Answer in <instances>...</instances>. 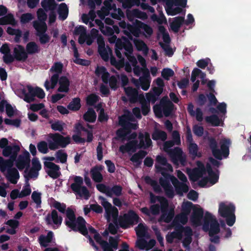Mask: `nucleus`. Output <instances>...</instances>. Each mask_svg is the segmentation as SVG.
<instances>
[{"instance_id":"774afa93","label":"nucleus","mask_w":251,"mask_h":251,"mask_svg":"<svg viewBox=\"0 0 251 251\" xmlns=\"http://www.w3.org/2000/svg\"><path fill=\"white\" fill-rule=\"evenodd\" d=\"M174 75V71L169 68L164 69L161 72L162 76L166 80H169Z\"/></svg>"},{"instance_id":"c03bdc74","label":"nucleus","mask_w":251,"mask_h":251,"mask_svg":"<svg viewBox=\"0 0 251 251\" xmlns=\"http://www.w3.org/2000/svg\"><path fill=\"white\" fill-rule=\"evenodd\" d=\"M194 106L192 104H189L188 106V110L189 113L195 116L198 121H201L202 119V113L200 108H197L196 111L193 110Z\"/></svg>"},{"instance_id":"aec40b11","label":"nucleus","mask_w":251,"mask_h":251,"mask_svg":"<svg viewBox=\"0 0 251 251\" xmlns=\"http://www.w3.org/2000/svg\"><path fill=\"white\" fill-rule=\"evenodd\" d=\"M96 75L101 78L105 83H108L112 89L116 90L119 86L118 77L112 75L110 76L109 74L103 67H98L96 70Z\"/></svg>"},{"instance_id":"cd10ccee","label":"nucleus","mask_w":251,"mask_h":251,"mask_svg":"<svg viewBox=\"0 0 251 251\" xmlns=\"http://www.w3.org/2000/svg\"><path fill=\"white\" fill-rule=\"evenodd\" d=\"M32 167L29 171H25V176L27 179L36 178L38 176V172L41 169V165L37 158H33L32 161Z\"/></svg>"},{"instance_id":"a211bd4d","label":"nucleus","mask_w":251,"mask_h":251,"mask_svg":"<svg viewBox=\"0 0 251 251\" xmlns=\"http://www.w3.org/2000/svg\"><path fill=\"white\" fill-rule=\"evenodd\" d=\"M98 33V30L93 28L91 30L90 34H87L86 29L82 26L76 27L74 30V34L75 35H79L78 39L79 43L81 44L86 43L88 45L92 44L97 36Z\"/></svg>"},{"instance_id":"a18cd8bd","label":"nucleus","mask_w":251,"mask_h":251,"mask_svg":"<svg viewBox=\"0 0 251 251\" xmlns=\"http://www.w3.org/2000/svg\"><path fill=\"white\" fill-rule=\"evenodd\" d=\"M58 75L56 74L53 75L50 80H46L45 82L44 86L47 90L50 89H53L56 86L58 81Z\"/></svg>"},{"instance_id":"bf43d9fd","label":"nucleus","mask_w":251,"mask_h":251,"mask_svg":"<svg viewBox=\"0 0 251 251\" xmlns=\"http://www.w3.org/2000/svg\"><path fill=\"white\" fill-rule=\"evenodd\" d=\"M80 100L79 98H75L68 105V108L72 111H77L80 108Z\"/></svg>"},{"instance_id":"393cba45","label":"nucleus","mask_w":251,"mask_h":251,"mask_svg":"<svg viewBox=\"0 0 251 251\" xmlns=\"http://www.w3.org/2000/svg\"><path fill=\"white\" fill-rule=\"evenodd\" d=\"M37 16L39 22H35L34 23V27L39 32H45L47 30V25L45 22L47 16L42 9H39L37 11Z\"/></svg>"},{"instance_id":"37998d69","label":"nucleus","mask_w":251,"mask_h":251,"mask_svg":"<svg viewBox=\"0 0 251 251\" xmlns=\"http://www.w3.org/2000/svg\"><path fill=\"white\" fill-rule=\"evenodd\" d=\"M136 234L138 237H148V228L144 224L140 223L135 228Z\"/></svg>"},{"instance_id":"412c9836","label":"nucleus","mask_w":251,"mask_h":251,"mask_svg":"<svg viewBox=\"0 0 251 251\" xmlns=\"http://www.w3.org/2000/svg\"><path fill=\"white\" fill-rule=\"evenodd\" d=\"M112 0H105L104 2V7L98 12L99 16L103 19L109 13L110 10H114V12L111 13L113 18L120 19L124 17V13L120 8H116L115 5L111 4Z\"/></svg>"},{"instance_id":"8fccbe9b","label":"nucleus","mask_w":251,"mask_h":251,"mask_svg":"<svg viewBox=\"0 0 251 251\" xmlns=\"http://www.w3.org/2000/svg\"><path fill=\"white\" fill-rule=\"evenodd\" d=\"M58 14L59 19L62 20L66 19L68 14V8L65 3H62L59 5Z\"/></svg>"},{"instance_id":"4be33fe9","label":"nucleus","mask_w":251,"mask_h":251,"mask_svg":"<svg viewBox=\"0 0 251 251\" xmlns=\"http://www.w3.org/2000/svg\"><path fill=\"white\" fill-rule=\"evenodd\" d=\"M173 109V104L166 97L162 99L159 105H156L153 107L154 112L158 117H161L163 115L169 116Z\"/></svg>"},{"instance_id":"dca6fc26","label":"nucleus","mask_w":251,"mask_h":251,"mask_svg":"<svg viewBox=\"0 0 251 251\" xmlns=\"http://www.w3.org/2000/svg\"><path fill=\"white\" fill-rule=\"evenodd\" d=\"M69 181L71 183V189L76 194L85 199L89 198L90 193L85 187L82 186L83 181L81 177L72 176L69 178Z\"/></svg>"},{"instance_id":"7ed1b4c3","label":"nucleus","mask_w":251,"mask_h":251,"mask_svg":"<svg viewBox=\"0 0 251 251\" xmlns=\"http://www.w3.org/2000/svg\"><path fill=\"white\" fill-rule=\"evenodd\" d=\"M20 151L19 145L15 143L7 147L2 150V155L9 158L4 160L0 157V170L7 179L12 183L15 184L19 178V175L16 169L13 167V162L16 161V165L19 170L23 169L27 166L30 161V155L28 151H25L16 158Z\"/></svg>"},{"instance_id":"0eeeda50","label":"nucleus","mask_w":251,"mask_h":251,"mask_svg":"<svg viewBox=\"0 0 251 251\" xmlns=\"http://www.w3.org/2000/svg\"><path fill=\"white\" fill-rule=\"evenodd\" d=\"M127 41L125 38H122L116 41L115 52L119 58V60L116 61V59L112 56L111 50L108 47H105L103 39L101 36H99L97 38L99 52L104 60L107 61L110 58L111 64L119 69L124 65V60L122 58V55L119 50L124 48V45L126 44Z\"/></svg>"},{"instance_id":"c85d7f7f","label":"nucleus","mask_w":251,"mask_h":251,"mask_svg":"<svg viewBox=\"0 0 251 251\" xmlns=\"http://www.w3.org/2000/svg\"><path fill=\"white\" fill-rule=\"evenodd\" d=\"M44 165L48 174L52 178H57L60 175L59 167L54 163L46 161L44 162Z\"/></svg>"},{"instance_id":"49530a36","label":"nucleus","mask_w":251,"mask_h":251,"mask_svg":"<svg viewBox=\"0 0 251 251\" xmlns=\"http://www.w3.org/2000/svg\"><path fill=\"white\" fill-rule=\"evenodd\" d=\"M26 51L27 54H35L40 51V48L35 43L31 42L26 45Z\"/></svg>"},{"instance_id":"f257e3e1","label":"nucleus","mask_w":251,"mask_h":251,"mask_svg":"<svg viewBox=\"0 0 251 251\" xmlns=\"http://www.w3.org/2000/svg\"><path fill=\"white\" fill-rule=\"evenodd\" d=\"M191 209L193 210L190 218L192 224L195 226L202 225L204 230L208 231L211 241L214 243L218 242L219 237L218 234L220 232V227L215 216L211 213L206 212L203 219L202 209L198 205L193 206L192 203L189 201L183 202L182 213L177 215L173 221L175 231L167 235V241L171 243L175 238L181 239L185 247H187L191 242L192 230L189 227H183L180 226L187 222L188 215Z\"/></svg>"},{"instance_id":"2f4dec72","label":"nucleus","mask_w":251,"mask_h":251,"mask_svg":"<svg viewBox=\"0 0 251 251\" xmlns=\"http://www.w3.org/2000/svg\"><path fill=\"white\" fill-rule=\"evenodd\" d=\"M155 241L153 239L148 241L142 238H138L136 242V246L141 250L149 251L155 245Z\"/></svg>"},{"instance_id":"680f3d73","label":"nucleus","mask_w":251,"mask_h":251,"mask_svg":"<svg viewBox=\"0 0 251 251\" xmlns=\"http://www.w3.org/2000/svg\"><path fill=\"white\" fill-rule=\"evenodd\" d=\"M206 121L211 124L212 125L215 126H222L223 125V121L222 120H220L217 116L213 115L210 117H207L206 118Z\"/></svg>"},{"instance_id":"423d86ee","label":"nucleus","mask_w":251,"mask_h":251,"mask_svg":"<svg viewBox=\"0 0 251 251\" xmlns=\"http://www.w3.org/2000/svg\"><path fill=\"white\" fill-rule=\"evenodd\" d=\"M210 165L218 166L219 162L213 159H209V164H208L205 169L203 165L200 162L197 163V167L191 170L187 169V172L190 179L193 181H198L199 185L201 187H210L218 182L219 174L217 172H213L211 168Z\"/></svg>"},{"instance_id":"3c124183","label":"nucleus","mask_w":251,"mask_h":251,"mask_svg":"<svg viewBox=\"0 0 251 251\" xmlns=\"http://www.w3.org/2000/svg\"><path fill=\"white\" fill-rule=\"evenodd\" d=\"M188 150L190 154L193 157H200L201 156V153L199 151L198 146L194 143H190L188 145Z\"/></svg>"},{"instance_id":"4468645a","label":"nucleus","mask_w":251,"mask_h":251,"mask_svg":"<svg viewBox=\"0 0 251 251\" xmlns=\"http://www.w3.org/2000/svg\"><path fill=\"white\" fill-rule=\"evenodd\" d=\"M150 199L152 203L158 202L160 204L162 213L161 220L166 223L169 222L174 217V210L173 208L168 209V203L167 200L163 197L154 196L151 193L150 194Z\"/></svg>"},{"instance_id":"e2e57ef3","label":"nucleus","mask_w":251,"mask_h":251,"mask_svg":"<svg viewBox=\"0 0 251 251\" xmlns=\"http://www.w3.org/2000/svg\"><path fill=\"white\" fill-rule=\"evenodd\" d=\"M51 125V128L56 131H61L63 129L65 124L59 121H56L54 122H50Z\"/></svg>"},{"instance_id":"4c0bfd02","label":"nucleus","mask_w":251,"mask_h":251,"mask_svg":"<svg viewBox=\"0 0 251 251\" xmlns=\"http://www.w3.org/2000/svg\"><path fill=\"white\" fill-rule=\"evenodd\" d=\"M125 92L128 99L131 102L136 100L138 97V91L136 89L130 86L124 87Z\"/></svg>"},{"instance_id":"a19ab883","label":"nucleus","mask_w":251,"mask_h":251,"mask_svg":"<svg viewBox=\"0 0 251 251\" xmlns=\"http://www.w3.org/2000/svg\"><path fill=\"white\" fill-rule=\"evenodd\" d=\"M6 224L10 227V229H7L6 232L10 234H14L16 233V228H17L19 225L18 221L11 219L7 221Z\"/></svg>"},{"instance_id":"f3484780","label":"nucleus","mask_w":251,"mask_h":251,"mask_svg":"<svg viewBox=\"0 0 251 251\" xmlns=\"http://www.w3.org/2000/svg\"><path fill=\"white\" fill-rule=\"evenodd\" d=\"M165 2V9L167 13L174 16L180 13L182 7L187 6V0H158Z\"/></svg>"},{"instance_id":"7c9ffc66","label":"nucleus","mask_w":251,"mask_h":251,"mask_svg":"<svg viewBox=\"0 0 251 251\" xmlns=\"http://www.w3.org/2000/svg\"><path fill=\"white\" fill-rule=\"evenodd\" d=\"M46 221L49 225L54 224V227L57 228L61 224L62 219L61 217L58 216L56 211L53 210L51 214L47 216Z\"/></svg>"},{"instance_id":"13d9d810","label":"nucleus","mask_w":251,"mask_h":251,"mask_svg":"<svg viewBox=\"0 0 251 251\" xmlns=\"http://www.w3.org/2000/svg\"><path fill=\"white\" fill-rule=\"evenodd\" d=\"M85 120L89 122H94L96 119V114L94 110L91 108L89 109L84 115Z\"/></svg>"},{"instance_id":"6e6552de","label":"nucleus","mask_w":251,"mask_h":251,"mask_svg":"<svg viewBox=\"0 0 251 251\" xmlns=\"http://www.w3.org/2000/svg\"><path fill=\"white\" fill-rule=\"evenodd\" d=\"M172 136L174 143L172 141L165 142L163 145V150L169 153L175 164L178 165L180 163L184 166L186 163V155L183 154L180 148H176L172 151L170 149L174 144L179 145L180 143L179 134L177 131H174Z\"/></svg>"},{"instance_id":"603ef678","label":"nucleus","mask_w":251,"mask_h":251,"mask_svg":"<svg viewBox=\"0 0 251 251\" xmlns=\"http://www.w3.org/2000/svg\"><path fill=\"white\" fill-rule=\"evenodd\" d=\"M93 179L96 182H100L102 179V176L100 173V169L98 167L93 168L91 171Z\"/></svg>"},{"instance_id":"bb28decb","label":"nucleus","mask_w":251,"mask_h":251,"mask_svg":"<svg viewBox=\"0 0 251 251\" xmlns=\"http://www.w3.org/2000/svg\"><path fill=\"white\" fill-rule=\"evenodd\" d=\"M42 6L46 10H50V12L49 15V23H54L56 19V15L53 10L56 7V3L54 0H44L41 2Z\"/></svg>"},{"instance_id":"2eb2a0df","label":"nucleus","mask_w":251,"mask_h":251,"mask_svg":"<svg viewBox=\"0 0 251 251\" xmlns=\"http://www.w3.org/2000/svg\"><path fill=\"white\" fill-rule=\"evenodd\" d=\"M234 211L235 206L231 203L227 201L220 203L218 212L222 217L226 218L229 226H233L235 222Z\"/></svg>"},{"instance_id":"79ce46f5","label":"nucleus","mask_w":251,"mask_h":251,"mask_svg":"<svg viewBox=\"0 0 251 251\" xmlns=\"http://www.w3.org/2000/svg\"><path fill=\"white\" fill-rule=\"evenodd\" d=\"M53 237V233L51 231L48 232L47 236L41 235L39 238V243L41 246L47 247L51 243Z\"/></svg>"},{"instance_id":"052dcab7","label":"nucleus","mask_w":251,"mask_h":251,"mask_svg":"<svg viewBox=\"0 0 251 251\" xmlns=\"http://www.w3.org/2000/svg\"><path fill=\"white\" fill-rule=\"evenodd\" d=\"M16 24V22L11 14H8L7 16L0 18V25L10 24L14 25Z\"/></svg>"},{"instance_id":"5701e85b","label":"nucleus","mask_w":251,"mask_h":251,"mask_svg":"<svg viewBox=\"0 0 251 251\" xmlns=\"http://www.w3.org/2000/svg\"><path fill=\"white\" fill-rule=\"evenodd\" d=\"M139 219L136 213L130 211L128 214H125L123 217L120 218L119 224L121 227L127 228L130 226L138 223Z\"/></svg>"},{"instance_id":"6e6d98bb","label":"nucleus","mask_w":251,"mask_h":251,"mask_svg":"<svg viewBox=\"0 0 251 251\" xmlns=\"http://www.w3.org/2000/svg\"><path fill=\"white\" fill-rule=\"evenodd\" d=\"M146 152L144 151H140L138 153L134 154L131 158V161L135 165H139L141 162L142 159L146 155Z\"/></svg>"},{"instance_id":"1a4fd4ad","label":"nucleus","mask_w":251,"mask_h":251,"mask_svg":"<svg viewBox=\"0 0 251 251\" xmlns=\"http://www.w3.org/2000/svg\"><path fill=\"white\" fill-rule=\"evenodd\" d=\"M15 93L27 102L33 101L34 100V97L36 96L40 99H43L45 97V93L42 89L30 86H20Z\"/></svg>"},{"instance_id":"20e7f679","label":"nucleus","mask_w":251,"mask_h":251,"mask_svg":"<svg viewBox=\"0 0 251 251\" xmlns=\"http://www.w3.org/2000/svg\"><path fill=\"white\" fill-rule=\"evenodd\" d=\"M156 168L164 176V178L160 179V183L168 197L173 198L174 196V188L168 180L172 182L177 194L182 195L183 193L188 192L189 187L187 184V179L183 173L179 170L176 171L177 176L182 181L179 182L176 177L168 175V173L173 172V169L172 166L167 163L165 157L162 155H158L156 157Z\"/></svg>"},{"instance_id":"c9c22d12","label":"nucleus","mask_w":251,"mask_h":251,"mask_svg":"<svg viewBox=\"0 0 251 251\" xmlns=\"http://www.w3.org/2000/svg\"><path fill=\"white\" fill-rule=\"evenodd\" d=\"M154 86L152 89L154 94L157 96H159L163 91L164 83L163 80L158 77L153 81Z\"/></svg>"},{"instance_id":"0e129e2a","label":"nucleus","mask_w":251,"mask_h":251,"mask_svg":"<svg viewBox=\"0 0 251 251\" xmlns=\"http://www.w3.org/2000/svg\"><path fill=\"white\" fill-rule=\"evenodd\" d=\"M63 65L60 62L55 63L50 69V72L54 73L58 76V74L61 73L62 70Z\"/></svg>"},{"instance_id":"72a5a7b5","label":"nucleus","mask_w":251,"mask_h":251,"mask_svg":"<svg viewBox=\"0 0 251 251\" xmlns=\"http://www.w3.org/2000/svg\"><path fill=\"white\" fill-rule=\"evenodd\" d=\"M71 45L72 46L74 54V61L78 64L88 66L90 64V62L87 60L82 59L79 58V54L77 52V50L75 46V42L73 40H71L70 42Z\"/></svg>"},{"instance_id":"338daca9","label":"nucleus","mask_w":251,"mask_h":251,"mask_svg":"<svg viewBox=\"0 0 251 251\" xmlns=\"http://www.w3.org/2000/svg\"><path fill=\"white\" fill-rule=\"evenodd\" d=\"M122 187L120 186H114L111 188H109V192L111 194L108 196L112 197L113 196H119L122 194Z\"/></svg>"},{"instance_id":"a878e982","label":"nucleus","mask_w":251,"mask_h":251,"mask_svg":"<svg viewBox=\"0 0 251 251\" xmlns=\"http://www.w3.org/2000/svg\"><path fill=\"white\" fill-rule=\"evenodd\" d=\"M143 73L144 75L143 76L140 77L138 80L133 79L132 81L136 86H140L143 90L147 91L150 88L151 78L148 70H146V73Z\"/></svg>"},{"instance_id":"c756f323","label":"nucleus","mask_w":251,"mask_h":251,"mask_svg":"<svg viewBox=\"0 0 251 251\" xmlns=\"http://www.w3.org/2000/svg\"><path fill=\"white\" fill-rule=\"evenodd\" d=\"M13 55L16 59L19 61H25L28 57L27 53L25 48L19 45H17L14 47Z\"/></svg>"},{"instance_id":"9b49d317","label":"nucleus","mask_w":251,"mask_h":251,"mask_svg":"<svg viewBox=\"0 0 251 251\" xmlns=\"http://www.w3.org/2000/svg\"><path fill=\"white\" fill-rule=\"evenodd\" d=\"M119 25L121 27L125 29L124 32L131 40H132V38L130 37V34L138 37L141 34V30L144 31V34L146 37L151 35L152 33V29L150 26L139 21H136L135 26L127 25L124 22H120Z\"/></svg>"},{"instance_id":"9d476101","label":"nucleus","mask_w":251,"mask_h":251,"mask_svg":"<svg viewBox=\"0 0 251 251\" xmlns=\"http://www.w3.org/2000/svg\"><path fill=\"white\" fill-rule=\"evenodd\" d=\"M100 204L103 206L105 211V217L108 222H113L115 225L110 223L109 225L108 230L112 234H115L117 232V220L118 215V209L112 206L105 198L99 197Z\"/></svg>"},{"instance_id":"f704fd0d","label":"nucleus","mask_w":251,"mask_h":251,"mask_svg":"<svg viewBox=\"0 0 251 251\" xmlns=\"http://www.w3.org/2000/svg\"><path fill=\"white\" fill-rule=\"evenodd\" d=\"M207 98L211 104L215 105L217 103V100L216 98L215 95L212 93H210L209 95H207V97H205L203 94L200 95L197 100L198 103L200 105L204 104L206 102Z\"/></svg>"},{"instance_id":"09e8293b","label":"nucleus","mask_w":251,"mask_h":251,"mask_svg":"<svg viewBox=\"0 0 251 251\" xmlns=\"http://www.w3.org/2000/svg\"><path fill=\"white\" fill-rule=\"evenodd\" d=\"M160 208L158 204H154L151 206V210H149L147 208L144 207L141 209V211L149 216L151 214L155 215L159 213Z\"/></svg>"},{"instance_id":"e433bc0d","label":"nucleus","mask_w":251,"mask_h":251,"mask_svg":"<svg viewBox=\"0 0 251 251\" xmlns=\"http://www.w3.org/2000/svg\"><path fill=\"white\" fill-rule=\"evenodd\" d=\"M4 109L9 117L14 115L16 113L14 107L9 104L6 101L1 100L0 102V111H3Z\"/></svg>"},{"instance_id":"69168bd1","label":"nucleus","mask_w":251,"mask_h":251,"mask_svg":"<svg viewBox=\"0 0 251 251\" xmlns=\"http://www.w3.org/2000/svg\"><path fill=\"white\" fill-rule=\"evenodd\" d=\"M167 138V135L164 131L155 130L152 134V138L153 140L160 139L162 141L165 140Z\"/></svg>"},{"instance_id":"39448f33","label":"nucleus","mask_w":251,"mask_h":251,"mask_svg":"<svg viewBox=\"0 0 251 251\" xmlns=\"http://www.w3.org/2000/svg\"><path fill=\"white\" fill-rule=\"evenodd\" d=\"M67 218L65 220L66 225L72 229L79 231L81 234L85 236H87L89 240L90 244L94 247L96 251H98V248L95 245L93 241L91 238L93 236L96 242L100 245L103 249V251H114L116 250L118 247V240L117 239L113 237L109 238V244L106 242L103 241L100 235L91 226H86V222L82 217H78L77 220H75L74 212L68 209L66 211Z\"/></svg>"},{"instance_id":"ea45409f","label":"nucleus","mask_w":251,"mask_h":251,"mask_svg":"<svg viewBox=\"0 0 251 251\" xmlns=\"http://www.w3.org/2000/svg\"><path fill=\"white\" fill-rule=\"evenodd\" d=\"M183 22L184 18L182 17H177L173 18L170 24L171 29L175 32H177L180 25Z\"/></svg>"},{"instance_id":"de8ad7c7","label":"nucleus","mask_w":251,"mask_h":251,"mask_svg":"<svg viewBox=\"0 0 251 251\" xmlns=\"http://www.w3.org/2000/svg\"><path fill=\"white\" fill-rule=\"evenodd\" d=\"M197 77H200L202 79V84L206 83L205 81L204 80L205 74H203L200 69L195 68L193 70L192 73L191 81L194 82L196 81Z\"/></svg>"},{"instance_id":"4d7b16f0","label":"nucleus","mask_w":251,"mask_h":251,"mask_svg":"<svg viewBox=\"0 0 251 251\" xmlns=\"http://www.w3.org/2000/svg\"><path fill=\"white\" fill-rule=\"evenodd\" d=\"M135 46L138 50H140L143 52V53L147 54L148 49L145 43L139 39H135L134 40Z\"/></svg>"},{"instance_id":"6ab92c4d","label":"nucleus","mask_w":251,"mask_h":251,"mask_svg":"<svg viewBox=\"0 0 251 251\" xmlns=\"http://www.w3.org/2000/svg\"><path fill=\"white\" fill-rule=\"evenodd\" d=\"M49 139L48 140L49 147L51 150L58 149L59 147H65L70 144L71 138L70 137H63L59 134H50L49 135Z\"/></svg>"},{"instance_id":"ddd939ff","label":"nucleus","mask_w":251,"mask_h":251,"mask_svg":"<svg viewBox=\"0 0 251 251\" xmlns=\"http://www.w3.org/2000/svg\"><path fill=\"white\" fill-rule=\"evenodd\" d=\"M230 141L229 139L224 138L220 142L221 149H217V142L213 138L209 140V145L213 155L218 159L226 158L229 154V147Z\"/></svg>"},{"instance_id":"5fc2aeb1","label":"nucleus","mask_w":251,"mask_h":251,"mask_svg":"<svg viewBox=\"0 0 251 251\" xmlns=\"http://www.w3.org/2000/svg\"><path fill=\"white\" fill-rule=\"evenodd\" d=\"M133 15L134 17L142 19H146L147 16L146 13L141 12L138 10H134L132 11H128L127 12V16L129 19H131V15Z\"/></svg>"},{"instance_id":"473e14b6","label":"nucleus","mask_w":251,"mask_h":251,"mask_svg":"<svg viewBox=\"0 0 251 251\" xmlns=\"http://www.w3.org/2000/svg\"><path fill=\"white\" fill-rule=\"evenodd\" d=\"M59 87L58 91L60 92L67 93L69 91L70 81L65 76H61L58 79Z\"/></svg>"},{"instance_id":"864d4df0","label":"nucleus","mask_w":251,"mask_h":251,"mask_svg":"<svg viewBox=\"0 0 251 251\" xmlns=\"http://www.w3.org/2000/svg\"><path fill=\"white\" fill-rule=\"evenodd\" d=\"M95 23L99 26L102 33L105 35H111L113 33V29L108 26H104L102 23L99 20H96Z\"/></svg>"},{"instance_id":"f03ea898","label":"nucleus","mask_w":251,"mask_h":251,"mask_svg":"<svg viewBox=\"0 0 251 251\" xmlns=\"http://www.w3.org/2000/svg\"><path fill=\"white\" fill-rule=\"evenodd\" d=\"M119 124L123 128L117 131V135L122 140L127 141L126 144L122 145L119 148L122 153L134 152L138 148H147L151 146V141L148 133L140 134L139 144L135 140L136 134L135 133L130 134L129 129H136L137 126L129 112H125V114L120 118Z\"/></svg>"},{"instance_id":"f8f14e48","label":"nucleus","mask_w":251,"mask_h":251,"mask_svg":"<svg viewBox=\"0 0 251 251\" xmlns=\"http://www.w3.org/2000/svg\"><path fill=\"white\" fill-rule=\"evenodd\" d=\"M124 49L126 51L125 54L127 56L129 62L130 63L132 66L133 67V69L135 75L138 76L140 75L141 72H142L143 73H146V70L148 69L146 68V61L145 59L141 56H138V59L139 63L142 65V68H140L139 67L136 66V59L133 56L130 54H131L133 51L132 46L128 41H127L126 44H125Z\"/></svg>"},{"instance_id":"58836bf2","label":"nucleus","mask_w":251,"mask_h":251,"mask_svg":"<svg viewBox=\"0 0 251 251\" xmlns=\"http://www.w3.org/2000/svg\"><path fill=\"white\" fill-rule=\"evenodd\" d=\"M95 17V12L93 10H91L88 14H83L82 16V20L84 23L88 25L90 27H92L94 26L93 22Z\"/></svg>"},{"instance_id":"b1692460","label":"nucleus","mask_w":251,"mask_h":251,"mask_svg":"<svg viewBox=\"0 0 251 251\" xmlns=\"http://www.w3.org/2000/svg\"><path fill=\"white\" fill-rule=\"evenodd\" d=\"M158 36L159 38H161L166 43V44H161L166 53L169 56H171L174 52L173 50L167 44L170 41V37L169 34L166 32L165 28L163 26H159Z\"/></svg>"}]
</instances>
